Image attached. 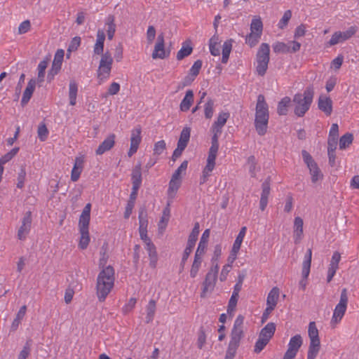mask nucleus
<instances>
[{
    "mask_svg": "<svg viewBox=\"0 0 359 359\" xmlns=\"http://www.w3.org/2000/svg\"><path fill=\"white\" fill-rule=\"evenodd\" d=\"M105 34L102 29H98L97 32V39L94 45L93 52L95 55H101L98 69L97 79L100 84L104 79L109 77L112 68L113 58L109 51H104V43L105 41Z\"/></svg>",
    "mask_w": 359,
    "mask_h": 359,
    "instance_id": "nucleus-1",
    "label": "nucleus"
},
{
    "mask_svg": "<svg viewBox=\"0 0 359 359\" xmlns=\"http://www.w3.org/2000/svg\"><path fill=\"white\" fill-rule=\"evenodd\" d=\"M114 279V269L111 266H107L99 273L97 278L96 291L100 302H104L112 290Z\"/></svg>",
    "mask_w": 359,
    "mask_h": 359,
    "instance_id": "nucleus-2",
    "label": "nucleus"
},
{
    "mask_svg": "<svg viewBox=\"0 0 359 359\" xmlns=\"http://www.w3.org/2000/svg\"><path fill=\"white\" fill-rule=\"evenodd\" d=\"M244 317L239 315L234 321L233 328L230 334V340L226 351L224 359H233L241 341L244 337L243 331Z\"/></svg>",
    "mask_w": 359,
    "mask_h": 359,
    "instance_id": "nucleus-3",
    "label": "nucleus"
},
{
    "mask_svg": "<svg viewBox=\"0 0 359 359\" xmlns=\"http://www.w3.org/2000/svg\"><path fill=\"white\" fill-rule=\"evenodd\" d=\"M255 126L258 135L262 136L267 132L269 118V107L263 95H259L256 104Z\"/></svg>",
    "mask_w": 359,
    "mask_h": 359,
    "instance_id": "nucleus-4",
    "label": "nucleus"
},
{
    "mask_svg": "<svg viewBox=\"0 0 359 359\" xmlns=\"http://www.w3.org/2000/svg\"><path fill=\"white\" fill-rule=\"evenodd\" d=\"M211 129L213 133L211 140V147L209 149L206 165L203 170V175L200 180L201 184L207 182L208 177L210 176L212 171L214 170L215 166V160L219 149L218 139L222 130L213 128Z\"/></svg>",
    "mask_w": 359,
    "mask_h": 359,
    "instance_id": "nucleus-5",
    "label": "nucleus"
},
{
    "mask_svg": "<svg viewBox=\"0 0 359 359\" xmlns=\"http://www.w3.org/2000/svg\"><path fill=\"white\" fill-rule=\"evenodd\" d=\"M314 95L313 87L308 86L303 93L294 95L292 102L294 105V113L298 117H303L309 111Z\"/></svg>",
    "mask_w": 359,
    "mask_h": 359,
    "instance_id": "nucleus-6",
    "label": "nucleus"
},
{
    "mask_svg": "<svg viewBox=\"0 0 359 359\" xmlns=\"http://www.w3.org/2000/svg\"><path fill=\"white\" fill-rule=\"evenodd\" d=\"M269 54V45L266 43H262L260 45L256 55V61L257 64L256 67V72L259 76H263L267 71L270 60Z\"/></svg>",
    "mask_w": 359,
    "mask_h": 359,
    "instance_id": "nucleus-7",
    "label": "nucleus"
},
{
    "mask_svg": "<svg viewBox=\"0 0 359 359\" xmlns=\"http://www.w3.org/2000/svg\"><path fill=\"white\" fill-rule=\"evenodd\" d=\"M308 334L310 339V344L308 350L307 359H315L320 349L318 330L315 322H310Z\"/></svg>",
    "mask_w": 359,
    "mask_h": 359,
    "instance_id": "nucleus-8",
    "label": "nucleus"
},
{
    "mask_svg": "<svg viewBox=\"0 0 359 359\" xmlns=\"http://www.w3.org/2000/svg\"><path fill=\"white\" fill-rule=\"evenodd\" d=\"M348 292L346 288L341 290L339 302L334 309L331 323L336 325L341 321L346 311L348 304Z\"/></svg>",
    "mask_w": 359,
    "mask_h": 359,
    "instance_id": "nucleus-9",
    "label": "nucleus"
},
{
    "mask_svg": "<svg viewBox=\"0 0 359 359\" xmlns=\"http://www.w3.org/2000/svg\"><path fill=\"white\" fill-rule=\"evenodd\" d=\"M357 32L358 27L356 26H351L344 32H335L332 34L330 41L325 43V46L326 47H331L339 43H343L353 37Z\"/></svg>",
    "mask_w": 359,
    "mask_h": 359,
    "instance_id": "nucleus-10",
    "label": "nucleus"
},
{
    "mask_svg": "<svg viewBox=\"0 0 359 359\" xmlns=\"http://www.w3.org/2000/svg\"><path fill=\"white\" fill-rule=\"evenodd\" d=\"M302 154L304 161L306 164L311 175V181L313 183H316L317 181L323 178V175L322 174L316 162L313 160V157L309 152L306 150H303Z\"/></svg>",
    "mask_w": 359,
    "mask_h": 359,
    "instance_id": "nucleus-11",
    "label": "nucleus"
},
{
    "mask_svg": "<svg viewBox=\"0 0 359 359\" xmlns=\"http://www.w3.org/2000/svg\"><path fill=\"white\" fill-rule=\"evenodd\" d=\"M303 344V339L300 334L292 337L288 344V347L283 355V359H294L297 352Z\"/></svg>",
    "mask_w": 359,
    "mask_h": 359,
    "instance_id": "nucleus-12",
    "label": "nucleus"
},
{
    "mask_svg": "<svg viewBox=\"0 0 359 359\" xmlns=\"http://www.w3.org/2000/svg\"><path fill=\"white\" fill-rule=\"evenodd\" d=\"M64 55L65 52L62 49H58L56 51L51 68L48 73L47 80L48 82H50L54 79V76L57 74L61 69Z\"/></svg>",
    "mask_w": 359,
    "mask_h": 359,
    "instance_id": "nucleus-13",
    "label": "nucleus"
},
{
    "mask_svg": "<svg viewBox=\"0 0 359 359\" xmlns=\"http://www.w3.org/2000/svg\"><path fill=\"white\" fill-rule=\"evenodd\" d=\"M139 231L141 239L144 241L146 246L152 243L151 240L147 236V212L144 209H142L139 212Z\"/></svg>",
    "mask_w": 359,
    "mask_h": 359,
    "instance_id": "nucleus-14",
    "label": "nucleus"
},
{
    "mask_svg": "<svg viewBox=\"0 0 359 359\" xmlns=\"http://www.w3.org/2000/svg\"><path fill=\"white\" fill-rule=\"evenodd\" d=\"M141 133L142 128L140 126H137L131 131L130 147L128 152L129 157H131L134 154H135L138 149L142 140Z\"/></svg>",
    "mask_w": 359,
    "mask_h": 359,
    "instance_id": "nucleus-15",
    "label": "nucleus"
},
{
    "mask_svg": "<svg viewBox=\"0 0 359 359\" xmlns=\"http://www.w3.org/2000/svg\"><path fill=\"white\" fill-rule=\"evenodd\" d=\"M169 55V53H166L165 50L164 36L161 34L157 37V41L155 44L154 49L152 53L153 59H164Z\"/></svg>",
    "mask_w": 359,
    "mask_h": 359,
    "instance_id": "nucleus-16",
    "label": "nucleus"
},
{
    "mask_svg": "<svg viewBox=\"0 0 359 359\" xmlns=\"http://www.w3.org/2000/svg\"><path fill=\"white\" fill-rule=\"evenodd\" d=\"M217 277L213 273H207L205 280L203 282V288L201 293V297L205 298L208 292L213 291Z\"/></svg>",
    "mask_w": 359,
    "mask_h": 359,
    "instance_id": "nucleus-17",
    "label": "nucleus"
},
{
    "mask_svg": "<svg viewBox=\"0 0 359 359\" xmlns=\"http://www.w3.org/2000/svg\"><path fill=\"white\" fill-rule=\"evenodd\" d=\"M31 224H32L31 212H27L22 219V225L20 226V227L18 231V238L20 240H24L26 238L27 235L29 233V232L30 231Z\"/></svg>",
    "mask_w": 359,
    "mask_h": 359,
    "instance_id": "nucleus-18",
    "label": "nucleus"
},
{
    "mask_svg": "<svg viewBox=\"0 0 359 359\" xmlns=\"http://www.w3.org/2000/svg\"><path fill=\"white\" fill-rule=\"evenodd\" d=\"M90 203H87L84 207L82 213L79 217V231H88L90 219Z\"/></svg>",
    "mask_w": 359,
    "mask_h": 359,
    "instance_id": "nucleus-19",
    "label": "nucleus"
},
{
    "mask_svg": "<svg viewBox=\"0 0 359 359\" xmlns=\"http://www.w3.org/2000/svg\"><path fill=\"white\" fill-rule=\"evenodd\" d=\"M246 230H247V228L246 226H243L237 237L236 238V240L233 243V247H232V249H231V257L229 258H231V263L236 259V255L237 253L239 252V250L241 248V244H242V242L243 241V238L245 237V233H246Z\"/></svg>",
    "mask_w": 359,
    "mask_h": 359,
    "instance_id": "nucleus-20",
    "label": "nucleus"
},
{
    "mask_svg": "<svg viewBox=\"0 0 359 359\" xmlns=\"http://www.w3.org/2000/svg\"><path fill=\"white\" fill-rule=\"evenodd\" d=\"M262 191L261 194L259 208L262 211L266 209L268 203V198L270 194V177H269L262 184Z\"/></svg>",
    "mask_w": 359,
    "mask_h": 359,
    "instance_id": "nucleus-21",
    "label": "nucleus"
},
{
    "mask_svg": "<svg viewBox=\"0 0 359 359\" xmlns=\"http://www.w3.org/2000/svg\"><path fill=\"white\" fill-rule=\"evenodd\" d=\"M116 135L110 134L99 145L95 151L97 155H102L104 152L109 151L115 144Z\"/></svg>",
    "mask_w": 359,
    "mask_h": 359,
    "instance_id": "nucleus-22",
    "label": "nucleus"
},
{
    "mask_svg": "<svg viewBox=\"0 0 359 359\" xmlns=\"http://www.w3.org/2000/svg\"><path fill=\"white\" fill-rule=\"evenodd\" d=\"M318 106L320 110L327 116H330L332 112V100L330 97L320 95L318 98Z\"/></svg>",
    "mask_w": 359,
    "mask_h": 359,
    "instance_id": "nucleus-23",
    "label": "nucleus"
},
{
    "mask_svg": "<svg viewBox=\"0 0 359 359\" xmlns=\"http://www.w3.org/2000/svg\"><path fill=\"white\" fill-rule=\"evenodd\" d=\"M303 219L297 217L294 221V239L296 244L299 243L303 236Z\"/></svg>",
    "mask_w": 359,
    "mask_h": 359,
    "instance_id": "nucleus-24",
    "label": "nucleus"
},
{
    "mask_svg": "<svg viewBox=\"0 0 359 359\" xmlns=\"http://www.w3.org/2000/svg\"><path fill=\"white\" fill-rule=\"evenodd\" d=\"M36 83H37L35 79H32L29 81L21 100V104L22 106L25 105L32 97V95L34 91Z\"/></svg>",
    "mask_w": 359,
    "mask_h": 359,
    "instance_id": "nucleus-25",
    "label": "nucleus"
},
{
    "mask_svg": "<svg viewBox=\"0 0 359 359\" xmlns=\"http://www.w3.org/2000/svg\"><path fill=\"white\" fill-rule=\"evenodd\" d=\"M194 92L192 90H188L186 92L184 97L182 99L180 104V109L182 111H187L194 103Z\"/></svg>",
    "mask_w": 359,
    "mask_h": 359,
    "instance_id": "nucleus-26",
    "label": "nucleus"
},
{
    "mask_svg": "<svg viewBox=\"0 0 359 359\" xmlns=\"http://www.w3.org/2000/svg\"><path fill=\"white\" fill-rule=\"evenodd\" d=\"M131 180L133 187H140L142 184V165L138 163L132 170Z\"/></svg>",
    "mask_w": 359,
    "mask_h": 359,
    "instance_id": "nucleus-27",
    "label": "nucleus"
},
{
    "mask_svg": "<svg viewBox=\"0 0 359 359\" xmlns=\"http://www.w3.org/2000/svg\"><path fill=\"white\" fill-rule=\"evenodd\" d=\"M311 258H312V250L311 248L308 249L306 253L304 256V261L302 262V274L304 278H307L309 273L311 265Z\"/></svg>",
    "mask_w": 359,
    "mask_h": 359,
    "instance_id": "nucleus-28",
    "label": "nucleus"
},
{
    "mask_svg": "<svg viewBox=\"0 0 359 359\" xmlns=\"http://www.w3.org/2000/svg\"><path fill=\"white\" fill-rule=\"evenodd\" d=\"M276 331V325L273 323H267L260 331L259 337L270 341Z\"/></svg>",
    "mask_w": 359,
    "mask_h": 359,
    "instance_id": "nucleus-29",
    "label": "nucleus"
},
{
    "mask_svg": "<svg viewBox=\"0 0 359 359\" xmlns=\"http://www.w3.org/2000/svg\"><path fill=\"white\" fill-rule=\"evenodd\" d=\"M280 290L277 287H273L268 294L266 306L275 309L279 298Z\"/></svg>",
    "mask_w": 359,
    "mask_h": 359,
    "instance_id": "nucleus-30",
    "label": "nucleus"
},
{
    "mask_svg": "<svg viewBox=\"0 0 359 359\" xmlns=\"http://www.w3.org/2000/svg\"><path fill=\"white\" fill-rule=\"evenodd\" d=\"M48 58L44 59L43 60L41 61L38 65V75H37V79L36 80L37 84L39 86H41L43 82L44 81V77H45V73L46 69L48 67Z\"/></svg>",
    "mask_w": 359,
    "mask_h": 359,
    "instance_id": "nucleus-31",
    "label": "nucleus"
},
{
    "mask_svg": "<svg viewBox=\"0 0 359 359\" xmlns=\"http://www.w3.org/2000/svg\"><path fill=\"white\" fill-rule=\"evenodd\" d=\"M193 48L190 41H186L182 43V48L177 53V59L182 60L184 57L191 54Z\"/></svg>",
    "mask_w": 359,
    "mask_h": 359,
    "instance_id": "nucleus-32",
    "label": "nucleus"
},
{
    "mask_svg": "<svg viewBox=\"0 0 359 359\" xmlns=\"http://www.w3.org/2000/svg\"><path fill=\"white\" fill-rule=\"evenodd\" d=\"M263 32V23L259 16H254L250 24V32L262 36Z\"/></svg>",
    "mask_w": 359,
    "mask_h": 359,
    "instance_id": "nucleus-33",
    "label": "nucleus"
},
{
    "mask_svg": "<svg viewBox=\"0 0 359 359\" xmlns=\"http://www.w3.org/2000/svg\"><path fill=\"white\" fill-rule=\"evenodd\" d=\"M229 116L230 114L229 112L219 113L217 120L212 124V128L222 130V128L226 124Z\"/></svg>",
    "mask_w": 359,
    "mask_h": 359,
    "instance_id": "nucleus-34",
    "label": "nucleus"
},
{
    "mask_svg": "<svg viewBox=\"0 0 359 359\" xmlns=\"http://www.w3.org/2000/svg\"><path fill=\"white\" fill-rule=\"evenodd\" d=\"M146 250H147L149 257V265L151 266V267L154 269L156 266L158 261V256L156 247L154 245V243H151L146 246Z\"/></svg>",
    "mask_w": 359,
    "mask_h": 359,
    "instance_id": "nucleus-35",
    "label": "nucleus"
},
{
    "mask_svg": "<svg viewBox=\"0 0 359 359\" xmlns=\"http://www.w3.org/2000/svg\"><path fill=\"white\" fill-rule=\"evenodd\" d=\"M292 102L290 97H283L278 104L277 112L280 116H284L287 114V107Z\"/></svg>",
    "mask_w": 359,
    "mask_h": 359,
    "instance_id": "nucleus-36",
    "label": "nucleus"
},
{
    "mask_svg": "<svg viewBox=\"0 0 359 359\" xmlns=\"http://www.w3.org/2000/svg\"><path fill=\"white\" fill-rule=\"evenodd\" d=\"M191 129L189 127H185L182 129L177 145L186 148L190 139Z\"/></svg>",
    "mask_w": 359,
    "mask_h": 359,
    "instance_id": "nucleus-37",
    "label": "nucleus"
},
{
    "mask_svg": "<svg viewBox=\"0 0 359 359\" xmlns=\"http://www.w3.org/2000/svg\"><path fill=\"white\" fill-rule=\"evenodd\" d=\"M78 86L75 81H71L69 86V104L74 106L76 102Z\"/></svg>",
    "mask_w": 359,
    "mask_h": 359,
    "instance_id": "nucleus-38",
    "label": "nucleus"
},
{
    "mask_svg": "<svg viewBox=\"0 0 359 359\" xmlns=\"http://www.w3.org/2000/svg\"><path fill=\"white\" fill-rule=\"evenodd\" d=\"M114 16L112 15H109L107 18L106 25L107 26V32L109 40H112L116 32V25L114 23Z\"/></svg>",
    "mask_w": 359,
    "mask_h": 359,
    "instance_id": "nucleus-39",
    "label": "nucleus"
},
{
    "mask_svg": "<svg viewBox=\"0 0 359 359\" xmlns=\"http://www.w3.org/2000/svg\"><path fill=\"white\" fill-rule=\"evenodd\" d=\"M353 141V135L352 133H346L339 139V149L343 150L348 147Z\"/></svg>",
    "mask_w": 359,
    "mask_h": 359,
    "instance_id": "nucleus-40",
    "label": "nucleus"
},
{
    "mask_svg": "<svg viewBox=\"0 0 359 359\" xmlns=\"http://www.w3.org/2000/svg\"><path fill=\"white\" fill-rule=\"evenodd\" d=\"M182 184V180L175 179L171 177L169 182V187L168 189V194L170 196L173 197Z\"/></svg>",
    "mask_w": 359,
    "mask_h": 359,
    "instance_id": "nucleus-41",
    "label": "nucleus"
},
{
    "mask_svg": "<svg viewBox=\"0 0 359 359\" xmlns=\"http://www.w3.org/2000/svg\"><path fill=\"white\" fill-rule=\"evenodd\" d=\"M156 312V301L151 299L147 306L146 323H149L154 319Z\"/></svg>",
    "mask_w": 359,
    "mask_h": 359,
    "instance_id": "nucleus-42",
    "label": "nucleus"
},
{
    "mask_svg": "<svg viewBox=\"0 0 359 359\" xmlns=\"http://www.w3.org/2000/svg\"><path fill=\"white\" fill-rule=\"evenodd\" d=\"M203 262V258L195 257L190 269V276L192 278L196 277Z\"/></svg>",
    "mask_w": 359,
    "mask_h": 359,
    "instance_id": "nucleus-43",
    "label": "nucleus"
},
{
    "mask_svg": "<svg viewBox=\"0 0 359 359\" xmlns=\"http://www.w3.org/2000/svg\"><path fill=\"white\" fill-rule=\"evenodd\" d=\"M232 48L231 40L226 41L222 46V62L226 63Z\"/></svg>",
    "mask_w": 359,
    "mask_h": 359,
    "instance_id": "nucleus-44",
    "label": "nucleus"
},
{
    "mask_svg": "<svg viewBox=\"0 0 359 359\" xmlns=\"http://www.w3.org/2000/svg\"><path fill=\"white\" fill-rule=\"evenodd\" d=\"M81 233V238L79 241V246L81 249L84 250L86 249L89 242H90V236L88 231H79Z\"/></svg>",
    "mask_w": 359,
    "mask_h": 359,
    "instance_id": "nucleus-45",
    "label": "nucleus"
},
{
    "mask_svg": "<svg viewBox=\"0 0 359 359\" xmlns=\"http://www.w3.org/2000/svg\"><path fill=\"white\" fill-rule=\"evenodd\" d=\"M214 111V100L209 98L205 104L204 114L206 118H211Z\"/></svg>",
    "mask_w": 359,
    "mask_h": 359,
    "instance_id": "nucleus-46",
    "label": "nucleus"
},
{
    "mask_svg": "<svg viewBox=\"0 0 359 359\" xmlns=\"http://www.w3.org/2000/svg\"><path fill=\"white\" fill-rule=\"evenodd\" d=\"M188 167V161L187 160L184 161L181 165L178 167V168L174 172L171 177L177 180H182V174H185V172Z\"/></svg>",
    "mask_w": 359,
    "mask_h": 359,
    "instance_id": "nucleus-47",
    "label": "nucleus"
},
{
    "mask_svg": "<svg viewBox=\"0 0 359 359\" xmlns=\"http://www.w3.org/2000/svg\"><path fill=\"white\" fill-rule=\"evenodd\" d=\"M260 38L261 35L250 32L245 37V43L252 48L258 43Z\"/></svg>",
    "mask_w": 359,
    "mask_h": 359,
    "instance_id": "nucleus-48",
    "label": "nucleus"
},
{
    "mask_svg": "<svg viewBox=\"0 0 359 359\" xmlns=\"http://www.w3.org/2000/svg\"><path fill=\"white\" fill-rule=\"evenodd\" d=\"M291 18H292V11L290 10L285 11L283 13V17L281 18V19L280 20V21L278 24V27L281 29H285L287 27Z\"/></svg>",
    "mask_w": 359,
    "mask_h": 359,
    "instance_id": "nucleus-49",
    "label": "nucleus"
},
{
    "mask_svg": "<svg viewBox=\"0 0 359 359\" xmlns=\"http://www.w3.org/2000/svg\"><path fill=\"white\" fill-rule=\"evenodd\" d=\"M209 48L210 53L214 56L219 55L220 54V50L219 47L218 46L217 43V38H215L213 36L210 39L209 41Z\"/></svg>",
    "mask_w": 359,
    "mask_h": 359,
    "instance_id": "nucleus-50",
    "label": "nucleus"
},
{
    "mask_svg": "<svg viewBox=\"0 0 359 359\" xmlns=\"http://www.w3.org/2000/svg\"><path fill=\"white\" fill-rule=\"evenodd\" d=\"M273 49L275 53H290V47L283 43V42H277L273 46Z\"/></svg>",
    "mask_w": 359,
    "mask_h": 359,
    "instance_id": "nucleus-51",
    "label": "nucleus"
},
{
    "mask_svg": "<svg viewBox=\"0 0 359 359\" xmlns=\"http://www.w3.org/2000/svg\"><path fill=\"white\" fill-rule=\"evenodd\" d=\"M170 218V208L169 204L163 209V215L159 222L158 226L160 228H165Z\"/></svg>",
    "mask_w": 359,
    "mask_h": 359,
    "instance_id": "nucleus-52",
    "label": "nucleus"
},
{
    "mask_svg": "<svg viewBox=\"0 0 359 359\" xmlns=\"http://www.w3.org/2000/svg\"><path fill=\"white\" fill-rule=\"evenodd\" d=\"M202 65L203 62L201 60H197L196 61H195L194 65L191 67L189 74L196 79L200 72V70L202 67Z\"/></svg>",
    "mask_w": 359,
    "mask_h": 359,
    "instance_id": "nucleus-53",
    "label": "nucleus"
},
{
    "mask_svg": "<svg viewBox=\"0 0 359 359\" xmlns=\"http://www.w3.org/2000/svg\"><path fill=\"white\" fill-rule=\"evenodd\" d=\"M239 295H236L234 294H231V297L229 301L227 312L231 314L233 311H234L236 306L237 305L238 299Z\"/></svg>",
    "mask_w": 359,
    "mask_h": 359,
    "instance_id": "nucleus-54",
    "label": "nucleus"
},
{
    "mask_svg": "<svg viewBox=\"0 0 359 359\" xmlns=\"http://www.w3.org/2000/svg\"><path fill=\"white\" fill-rule=\"evenodd\" d=\"M269 342V341L259 337L257 341L255 343L254 351L256 353H260Z\"/></svg>",
    "mask_w": 359,
    "mask_h": 359,
    "instance_id": "nucleus-55",
    "label": "nucleus"
},
{
    "mask_svg": "<svg viewBox=\"0 0 359 359\" xmlns=\"http://www.w3.org/2000/svg\"><path fill=\"white\" fill-rule=\"evenodd\" d=\"M166 148V144L164 140L158 141L154 146V154L160 155Z\"/></svg>",
    "mask_w": 359,
    "mask_h": 359,
    "instance_id": "nucleus-56",
    "label": "nucleus"
},
{
    "mask_svg": "<svg viewBox=\"0 0 359 359\" xmlns=\"http://www.w3.org/2000/svg\"><path fill=\"white\" fill-rule=\"evenodd\" d=\"M100 255L101 257L99 260V266L100 268H102V269L106 266V264L108 261L109 256L107 254V249L102 246L101 251H100Z\"/></svg>",
    "mask_w": 359,
    "mask_h": 359,
    "instance_id": "nucleus-57",
    "label": "nucleus"
},
{
    "mask_svg": "<svg viewBox=\"0 0 359 359\" xmlns=\"http://www.w3.org/2000/svg\"><path fill=\"white\" fill-rule=\"evenodd\" d=\"M194 80L195 78L189 74L184 78L182 81L178 84L177 90H180L186 86H190Z\"/></svg>",
    "mask_w": 359,
    "mask_h": 359,
    "instance_id": "nucleus-58",
    "label": "nucleus"
},
{
    "mask_svg": "<svg viewBox=\"0 0 359 359\" xmlns=\"http://www.w3.org/2000/svg\"><path fill=\"white\" fill-rule=\"evenodd\" d=\"M37 133L39 138L41 141H45L46 140L48 130L44 123L39 125Z\"/></svg>",
    "mask_w": 359,
    "mask_h": 359,
    "instance_id": "nucleus-59",
    "label": "nucleus"
},
{
    "mask_svg": "<svg viewBox=\"0 0 359 359\" xmlns=\"http://www.w3.org/2000/svg\"><path fill=\"white\" fill-rule=\"evenodd\" d=\"M31 340L27 341L25 345L23 347V349L20 351L18 359H26L30 353V342Z\"/></svg>",
    "mask_w": 359,
    "mask_h": 359,
    "instance_id": "nucleus-60",
    "label": "nucleus"
},
{
    "mask_svg": "<svg viewBox=\"0 0 359 359\" xmlns=\"http://www.w3.org/2000/svg\"><path fill=\"white\" fill-rule=\"evenodd\" d=\"M156 36V29L153 25L148 27L147 31V40L148 44H151Z\"/></svg>",
    "mask_w": 359,
    "mask_h": 359,
    "instance_id": "nucleus-61",
    "label": "nucleus"
},
{
    "mask_svg": "<svg viewBox=\"0 0 359 359\" xmlns=\"http://www.w3.org/2000/svg\"><path fill=\"white\" fill-rule=\"evenodd\" d=\"M206 335L205 330L203 327H201L198 332V337L197 341L198 347L201 349L205 343Z\"/></svg>",
    "mask_w": 359,
    "mask_h": 359,
    "instance_id": "nucleus-62",
    "label": "nucleus"
},
{
    "mask_svg": "<svg viewBox=\"0 0 359 359\" xmlns=\"http://www.w3.org/2000/svg\"><path fill=\"white\" fill-rule=\"evenodd\" d=\"M31 28L29 20H27L23 21L18 27V34H22L27 33Z\"/></svg>",
    "mask_w": 359,
    "mask_h": 359,
    "instance_id": "nucleus-63",
    "label": "nucleus"
},
{
    "mask_svg": "<svg viewBox=\"0 0 359 359\" xmlns=\"http://www.w3.org/2000/svg\"><path fill=\"white\" fill-rule=\"evenodd\" d=\"M26 177V171L25 168H21L20 172L18 173V183H17V187L19 189H22L24 187V183Z\"/></svg>",
    "mask_w": 359,
    "mask_h": 359,
    "instance_id": "nucleus-64",
    "label": "nucleus"
}]
</instances>
